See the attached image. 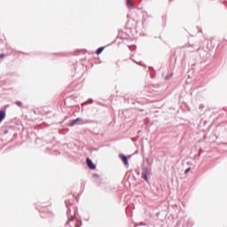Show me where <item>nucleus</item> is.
<instances>
[{"label": "nucleus", "mask_w": 227, "mask_h": 227, "mask_svg": "<svg viewBox=\"0 0 227 227\" xmlns=\"http://www.w3.org/2000/svg\"><path fill=\"white\" fill-rule=\"evenodd\" d=\"M87 166L90 168L95 170L97 168L96 165L92 162L90 159L86 160Z\"/></svg>", "instance_id": "1"}, {"label": "nucleus", "mask_w": 227, "mask_h": 227, "mask_svg": "<svg viewBox=\"0 0 227 227\" xmlns=\"http://www.w3.org/2000/svg\"><path fill=\"white\" fill-rule=\"evenodd\" d=\"M119 157H120V159L122 160V162H123L126 166L129 165L128 158H127L126 156L121 154Z\"/></svg>", "instance_id": "2"}, {"label": "nucleus", "mask_w": 227, "mask_h": 227, "mask_svg": "<svg viewBox=\"0 0 227 227\" xmlns=\"http://www.w3.org/2000/svg\"><path fill=\"white\" fill-rule=\"evenodd\" d=\"M5 118V112L0 111V123Z\"/></svg>", "instance_id": "3"}, {"label": "nucleus", "mask_w": 227, "mask_h": 227, "mask_svg": "<svg viewBox=\"0 0 227 227\" xmlns=\"http://www.w3.org/2000/svg\"><path fill=\"white\" fill-rule=\"evenodd\" d=\"M104 49H106V47H101V48L98 49L96 51V54H98V56L99 54H102V52L104 51Z\"/></svg>", "instance_id": "4"}, {"label": "nucleus", "mask_w": 227, "mask_h": 227, "mask_svg": "<svg viewBox=\"0 0 227 227\" xmlns=\"http://www.w3.org/2000/svg\"><path fill=\"white\" fill-rule=\"evenodd\" d=\"M82 121L81 118H76L75 120H74V121H72V123L70 124V126H74V125H75L78 121Z\"/></svg>", "instance_id": "5"}, {"label": "nucleus", "mask_w": 227, "mask_h": 227, "mask_svg": "<svg viewBox=\"0 0 227 227\" xmlns=\"http://www.w3.org/2000/svg\"><path fill=\"white\" fill-rule=\"evenodd\" d=\"M22 102L21 101H16V106L22 107Z\"/></svg>", "instance_id": "6"}, {"label": "nucleus", "mask_w": 227, "mask_h": 227, "mask_svg": "<svg viewBox=\"0 0 227 227\" xmlns=\"http://www.w3.org/2000/svg\"><path fill=\"white\" fill-rule=\"evenodd\" d=\"M127 5H128L129 7H132V4L130 3L129 0H127Z\"/></svg>", "instance_id": "7"}, {"label": "nucleus", "mask_w": 227, "mask_h": 227, "mask_svg": "<svg viewBox=\"0 0 227 227\" xmlns=\"http://www.w3.org/2000/svg\"><path fill=\"white\" fill-rule=\"evenodd\" d=\"M190 171H191V168H188V169L184 171V174H188Z\"/></svg>", "instance_id": "8"}, {"label": "nucleus", "mask_w": 227, "mask_h": 227, "mask_svg": "<svg viewBox=\"0 0 227 227\" xmlns=\"http://www.w3.org/2000/svg\"><path fill=\"white\" fill-rule=\"evenodd\" d=\"M4 57H5L4 54H1V55H0V59H3V58H4Z\"/></svg>", "instance_id": "9"}, {"label": "nucleus", "mask_w": 227, "mask_h": 227, "mask_svg": "<svg viewBox=\"0 0 227 227\" xmlns=\"http://www.w3.org/2000/svg\"><path fill=\"white\" fill-rule=\"evenodd\" d=\"M71 221H74V217H73V218L68 219V222H67V223H70Z\"/></svg>", "instance_id": "10"}, {"label": "nucleus", "mask_w": 227, "mask_h": 227, "mask_svg": "<svg viewBox=\"0 0 227 227\" xmlns=\"http://www.w3.org/2000/svg\"><path fill=\"white\" fill-rule=\"evenodd\" d=\"M75 227H80L79 224H76Z\"/></svg>", "instance_id": "11"}, {"label": "nucleus", "mask_w": 227, "mask_h": 227, "mask_svg": "<svg viewBox=\"0 0 227 227\" xmlns=\"http://www.w3.org/2000/svg\"><path fill=\"white\" fill-rule=\"evenodd\" d=\"M144 178H145V180L147 179V177H146V176H145Z\"/></svg>", "instance_id": "12"}]
</instances>
